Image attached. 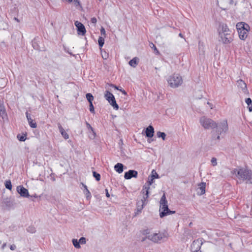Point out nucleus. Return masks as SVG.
<instances>
[{"mask_svg": "<svg viewBox=\"0 0 252 252\" xmlns=\"http://www.w3.org/2000/svg\"><path fill=\"white\" fill-rule=\"evenodd\" d=\"M234 172L235 173L237 178L247 183H251L252 179V171L247 168L239 167L238 169H235Z\"/></svg>", "mask_w": 252, "mask_h": 252, "instance_id": "obj_1", "label": "nucleus"}, {"mask_svg": "<svg viewBox=\"0 0 252 252\" xmlns=\"http://www.w3.org/2000/svg\"><path fill=\"white\" fill-rule=\"evenodd\" d=\"M215 128H216V132L217 135H214L213 138L219 140L220 139V135L223 132L225 133L228 129L227 121L224 120L219 124H217V127Z\"/></svg>", "mask_w": 252, "mask_h": 252, "instance_id": "obj_2", "label": "nucleus"}, {"mask_svg": "<svg viewBox=\"0 0 252 252\" xmlns=\"http://www.w3.org/2000/svg\"><path fill=\"white\" fill-rule=\"evenodd\" d=\"M167 82L171 87L175 88L182 84L183 79L179 74L175 73L168 77Z\"/></svg>", "mask_w": 252, "mask_h": 252, "instance_id": "obj_3", "label": "nucleus"}, {"mask_svg": "<svg viewBox=\"0 0 252 252\" xmlns=\"http://www.w3.org/2000/svg\"><path fill=\"white\" fill-rule=\"evenodd\" d=\"M148 187H144L141 192L143 193V198L137 202V214L140 213L143 208L144 205L147 203V199L149 197Z\"/></svg>", "mask_w": 252, "mask_h": 252, "instance_id": "obj_4", "label": "nucleus"}, {"mask_svg": "<svg viewBox=\"0 0 252 252\" xmlns=\"http://www.w3.org/2000/svg\"><path fill=\"white\" fill-rule=\"evenodd\" d=\"M147 238L155 243H160L168 237V233L166 232H159L147 236Z\"/></svg>", "mask_w": 252, "mask_h": 252, "instance_id": "obj_5", "label": "nucleus"}, {"mask_svg": "<svg viewBox=\"0 0 252 252\" xmlns=\"http://www.w3.org/2000/svg\"><path fill=\"white\" fill-rule=\"evenodd\" d=\"M199 122L201 126L205 129H214L217 127V124L216 122L212 119L204 116L200 118Z\"/></svg>", "mask_w": 252, "mask_h": 252, "instance_id": "obj_6", "label": "nucleus"}, {"mask_svg": "<svg viewBox=\"0 0 252 252\" xmlns=\"http://www.w3.org/2000/svg\"><path fill=\"white\" fill-rule=\"evenodd\" d=\"M159 211V216L160 218H163L167 216L166 212L169 211L165 194H163L160 200Z\"/></svg>", "mask_w": 252, "mask_h": 252, "instance_id": "obj_7", "label": "nucleus"}, {"mask_svg": "<svg viewBox=\"0 0 252 252\" xmlns=\"http://www.w3.org/2000/svg\"><path fill=\"white\" fill-rule=\"evenodd\" d=\"M104 97L109 102V103L113 106L114 109L118 110L119 106L116 103L114 95L108 91H106L104 94Z\"/></svg>", "mask_w": 252, "mask_h": 252, "instance_id": "obj_8", "label": "nucleus"}, {"mask_svg": "<svg viewBox=\"0 0 252 252\" xmlns=\"http://www.w3.org/2000/svg\"><path fill=\"white\" fill-rule=\"evenodd\" d=\"M220 37L221 41L223 44H229L233 41L232 35L230 33H220Z\"/></svg>", "mask_w": 252, "mask_h": 252, "instance_id": "obj_9", "label": "nucleus"}, {"mask_svg": "<svg viewBox=\"0 0 252 252\" xmlns=\"http://www.w3.org/2000/svg\"><path fill=\"white\" fill-rule=\"evenodd\" d=\"M203 244L202 239L194 240L191 245V250L193 252H197Z\"/></svg>", "mask_w": 252, "mask_h": 252, "instance_id": "obj_10", "label": "nucleus"}, {"mask_svg": "<svg viewBox=\"0 0 252 252\" xmlns=\"http://www.w3.org/2000/svg\"><path fill=\"white\" fill-rule=\"evenodd\" d=\"M74 24L77 29L78 34L84 35L86 31L83 24L78 21L75 22Z\"/></svg>", "mask_w": 252, "mask_h": 252, "instance_id": "obj_11", "label": "nucleus"}, {"mask_svg": "<svg viewBox=\"0 0 252 252\" xmlns=\"http://www.w3.org/2000/svg\"><path fill=\"white\" fill-rule=\"evenodd\" d=\"M17 191L23 197H28L30 195L27 189L22 186H19L17 187Z\"/></svg>", "mask_w": 252, "mask_h": 252, "instance_id": "obj_12", "label": "nucleus"}, {"mask_svg": "<svg viewBox=\"0 0 252 252\" xmlns=\"http://www.w3.org/2000/svg\"><path fill=\"white\" fill-rule=\"evenodd\" d=\"M138 175V172L134 170H129L125 172L124 177L126 179L128 180L132 178H136Z\"/></svg>", "mask_w": 252, "mask_h": 252, "instance_id": "obj_13", "label": "nucleus"}, {"mask_svg": "<svg viewBox=\"0 0 252 252\" xmlns=\"http://www.w3.org/2000/svg\"><path fill=\"white\" fill-rule=\"evenodd\" d=\"M154 128L153 126L150 125L145 129V135L147 137L152 138L154 134Z\"/></svg>", "mask_w": 252, "mask_h": 252, "instance_id": "obj_14", "label": "nucleus"}, {"mask_svg": "<svg viewBox=\"0 0 252 252\" xmlns=\"http://www.w3.org/2000/svg\"><path fill=\"white\" fill-rule=\"evenodd\" d=\"M197 189V193L199 195H203L205 193L206 183L202 182L198 184Z\"/></svg>", "mask_w": 252, "mask_h": 252, "instance_id": "obj_15", "label": "nucleus"}, {"mask_svg": "<svg viewBox=\"0 0 252 252\" xmlns=\"http://www.w3.org/2000/svg\"><path fill=\"white\" fill-rule=\"evenodd\" d=\"M58 127L60 132L65 139H67L69 138V135L64 130L61 124H58Z\"/></svg>", "mask_w": 252, "mask_h": 252, "instance_id": "obj_16", "label": "nucleus"}, {"mask_svg": "<svg viewBox=\"0 0 252 252\" xmlns=\"http://www.w3.org/2000/svg\"><path fill=\"white\" fill-rule=\"evenodd\" d=\"M238 86L242 89L244 93H246L247 91V85L246 83L242 79H239L237 81Z\"/></svg>", "mask_w": 252, "mask_h": 252, "instance_id": "obj_17", "label": "nucleus"}, {"mask_svg": "<svg viewBox=\"0 0 252 252\" xmlns=\"http://www.w3.org/2000/svg\"><path fill=\"white\" fill-rule=\"evenodd\" d=\"M26 117L29 123L30 126L32 128H35L37 126V125L35 122H34L32 120L30 114H29L28 112L26 113Z\"/></svg>", "mask_w": 252, "mask_h": 252, "instance_id": "obj_18", "label": "nucleus"}, {"mask_svg": "<svg viewBox=\"0 0 252 252\" xmlns=\"http://www.w3.org/2000/svg\"><path fill=\"white\" fill-rule=\"evenodd\" d=\"M2 203L8 208H9L13 206V202L11 200L10 198L6 197L4 198L2 200Z\"/></svg>", "mask_w": 252, "mask_h": 252, "instance_id": "obj_19", "label": "nucleus"}, {"mask_svg": "<svg viewBox=\"0 0 252 252\" xmlns=\"http://www.w3.org/2000/svg\"><path fill=\"white\" fill-rule=\"evenodd\" d=\"M220 28H221V30L219 32L220 33H230V31L229 29H228L227 26L226 24H222L220 25Z\"/></svg>", "mask_w": 252, "mask_h": 252, "instance_id": "obj_20", "label": "nucleus"}, {"mask_svg": "<svg viewBox=\"0 0 252 252\" xmlns=\"http://www.w3.org/2000/svg\"><path fill=\"white\" fill-rule=\"evenodd\" d=\"M239 37L242 40H244L248 36V30L242 29L240 31H238Z\"/></svg>", "mask_w": 252, "mask_h": 252, "instance_id": "obj_21", "label": "nucleus"}, {"mask_svg": "<svg viewBox=\"0 0 252 252\" xmlns=\"http://www.w3.org/2000/svg\"><path fill=\"white\" fill-rule=\"evenodd\" d=\"M114 169L118 173H121L124 170V165L121 163H118L114 166Z\"/></svg>", "mask_w": 252, "mask_h": 252, "instance_id": "obj_22", "label": "nucleus"}, {"mask_svg": "<svg viewBox=\"0 0 252 252\" xmlns=\"http://www.w3.org/2000/svg\"><path fill=\"white\" fill-rule=\"evenodd\" d=\"M137 63H138V59L136 57L133 58L132 60H131L129 62V64L133 67H136Z\"/></svg>", "mask_w": 252, "mask_h": 252, "instance_id": "obj_23", "label": "nucleus"}, {"mask_svg": "<svg viewBox=\"0 0 252 252\" xmlns=\"http://www.w3.org/2000/svg\"><path fill=\"white\" fill-rule=\"evenodd\" d=\"M154 182V179H153V178H152L150 176H149L148 177V180L147 181V185H145L144 186H143V189H144V187L146 186V187H148V190H149V189H150V186L153 184ZM148 192H149V191H148Z\"/></svg>", "mask_w": 252, "mask_h": 252, "instance_id": "obj_24", "label": "nucleus"}, {"mask_svg": "<svg viewBox=\"0 0 252 252\" xmlns=\"http://www.w3.org/2000/svg\"><path fill=\"white\" fill-rule=\"evenodd\" d=\"M5 188L9 190L12 189V185L10 180H6L4 183Z\"/></svg>", "mask_w": 252, "mask_h": 252, "instance_id": "obj_25", "label": "nucleus"}, {"mask_svg": "<svg viewBox=\"0 0 252 252\" xmlns=\"http://www.w3.org/2000/svg\"><path fill=\"white\" fill-rule=\"evenodd\" d=\"M245 23L244 22H240L237 24L236 27L238 31L242 30V29H244L245 27Z\"/></svg>", "mask_w": 252, "mask_h": 252, "instance_id": "obj_26", "label": "nucleus"}, {"mask_svg": "<svg viewBox=\"0 0 252 252\" xmlns=\"http://www.w3.org/2000/svg\"><path fill=\"white\" fill-rule=\"evenodd\" d=\"M157 136L161 138L163 140H165L166 138V134L163 132L158 131L157 133Z\"/></svg>", "mask_w": 252, "mask_h": 252, "instance_id": "obj_27", "label": "nucleus"}, {"mask_svg": "<svg viewBox=\"0 0 252 252\" xmlns=\"http://www.w3.org/2000/svg\"><path fill=\"white\" fill-rule=\"evenodd\" d=\"M72 243L75 248L77 249H79L81 248L79 241H78L77 239H73L72 240Z\"/></svg>", "mask_w": 252, "mask_h": 252, "instance_id": "obj_28", "label": "nucleus"}, {"mask_svg": "<svg viewBox=\"0 0 252 252\" xmlns=\"http://www.w3.org/2000/svg\"><path fill=\"white\" fill-rule=\"evenodd\" d=\"M86 98L89 103L92 102L94 100V96L91 93H88L86 95Z\"/></svg>", "mask_w": 252, "mask_h": 252, "instance_id": "obj_29", "label": "nucleus"}, {"mask_svg": "<svg viewBox=\"0 0 252 252\" xmlns=\"http://www.w3.org/2000/svg\"><path fill=\"white\" fill-rule=\"evenodd\" d=\"M93 177L97 181H99L100 180V175L95 171H93Z\"/></svg>", "mask_w": 252, "mask_h": 252, "instance_id": "obj_30", "label": "nucleus"}, {"mask_svg": "<svg viewBox=\"0 0 252 252\" xmlns=\"http://www.w3.org/2000/svg\"><path fill=\"white\" fill-rule=\"evenodd\" d=\"M98 45L100 48H101L104 43V39L102 37H99L98 39Z\"/></svg>", "mask_w": 252, "mask_h": 252, "instance_id": "obj_31", "label": "nucleus"}, {"mask_svg": "<svg viewBox=\"0 0 252 252\" xmlns=\"http://www.w3.org/2000/svg\"><path fill=\"white\" fill-rule=\"evenodd\" d=\"M150 177L153 178L154 180L155 179H158L159 178V176L157 174V173L156 172L155 170H153L151 173V175Z\"/></svg>", "mask_w": 252, "mask_h": 252, "instance_id": "obj_32", "label": "nucleus"}, {"mask_svg": "<svg viewBox=\"0 0 252 252\" xmlns=\"http://www.w3.org/2000/svg\"><path fill=\"white\" fill-rule=\"evenodd\" d=\"M5 113L4 107L0 103V116H3Z\"/></svg>", "mask_w": 252, "mask_h": 252, "instance_id": "obj_33", "label": "nucleus"}, {"mask_svg": "<svg viewBox=\"0 0 252 252\" xmlns=\"http://www.w3.org/2000/svg\"><path fill=\"white\" fill-rule=\"evenodd\" d=\"M27 231L31 233H34L35 232L36 229L34 226H31L27 228Z\"/></svg>", "mask_w": 252, "mask_h": 252, "instance_id": "obj_34", "label": "nucleus"}, {"mask_svg": "<svg viewBox=\"0 0 252 252\" xmlns=\"http://www.w3.org/2000/svg\"><path fill=\"white\" fill-rule=\"evenodd\" d=\"M150 47L154 49L155 53L156 54H157V55L159 54V51L156 48V46L153 43H151Z\"/></svg>", "mask_w": 252, "mask_h": 252, "instance_id": "obj_35", "label": "nucleus"}, {"mask_svg": "<svg viewBox=\"0 0 252 252\" xmlns=\"http://www.w3.org/2000/svg\"><path fill=\"white\" fill-rule=\"evenodd\" d=\"M86 126H87V127L88 128V129H90L93 133V134L94 135V136L95 133V132H94V129L92 127V126H91V125L90 124H89L87 122H86Z\"/></svg>", "mask_w": 252, "mask_h": 252, "instance_id": "obj_36", "label": "nucleus"}, {"mask_svg": "<svg viewBox=\"0 0 252 252\" xmlns=\"http://www.w3.org/2000/svg\"><path fill=\"white\" fill-rule=\"evenodd\" d=\"M89 107L90 112L92 113H94V109L93 104V102L89 103Z\"/></svg>", "mask_w": 252, "mask_h": 252, "instance_id": "obj_37", "label": "nucleus"}, {"mask_svg": "<svg viewBox=\"0 0 252 252\" xmlns=\"http://www.w3.org/2000/svg\"><path fill=\"white\" fill-rule=\"evenodd\" d=\"M79 244H85L86 243V238L85 237H81L79 240Z\"/></svg>", "mask_w": 252, "mask_h": 252, "instance_id": "obj_38", "label": "nucleus"}, {"mask_svg": "<svg viewBox=\"0 0 252 252\" xmlns=\"http://www.w3.org/2000/svg\"><path fill=\"white\" fill-rule=\"evenodd\" d=\"M85 193L86 195V197L88 199L91 198V194L90 191L88 189H86V191H85Z\"/></svg>", "mask_w": 252, "mask_h": 252, "instance_id": "obj_39", "label": "nucleus"}, {"mask_svg": "<svg viewBox=\"0 0 252 252\" xmlns=\"http://www.w3.org/2000/svg\"><path fill=\"white\" fill-rule=\"evenodd\" d=\"M17 138L21 141H24L26 140V136H25V135L19 136V135H18L17 136Z\"/></svg>", "mask_w": 252, "mask_h": 252, "instance_id": "obj_40", "label": "nucleus"}, {"mask_svg": "<svg viewBox=\"0 0 252 252\" xmlns=\"http://www.w3.org/2000/svg\"><path fill=\"white\" fill-rule=\"evenodd\" d=\"M113 87L117 90H119L120 91H121L123 94H126V92L124 90H123L122 89H119L117 86H114L113 85Z\"/></svg>", "mask_w": 252, "mask_h": 252, "instance_id": "obj_41", "label": "nucleus"}, {"mask_svg": "<svg viewBox=\"0 0 252 252\" xmlns=\"http://www.w3.org/2000/svg\"><path fill=\"white\" fill-rule=\"evenodd\" d=\"M245 102L247 104V105L249 106L252 104V100L251 98H246L245 100Z\"/></svg>", "mask_w": 252, "mask_h": 252, "instance_id": "obj_42", "label": "nucleus"}, {"mask_svg": "<svg viewBox=\"0 0 252 252\" xmlns=\"http://www.w3.org/2000/svg\"><path fill=\"white\" fill-rule=\"evenodd\" d=\"M211 162L213 166H216L217 164V159L215 158H212Z\"/></svg>", "mask_w": 252, "mask_h": 252, "instance_id": "obj_43", "label": "nucleus"}, {"mask_svg": "<svg viewBox=\"0 0 252 252\" xmlns=\"http://www.w3.org/2000/svg\"><path fill=\"white\" fill-rule=\"evenodd\" d=\"M74 4L76 6L80 5V0H73Z\"/></svg>", "mask_w": 252, "mask_h": 252, "instance_id": "obj_44", "label": "nucleus"}, {"mask_svg": "<svg viewBox=\"0 0 252 252\" xmlns=\"http://www.w3.org/2000/svg\"><path fill=\"white\" fill-rule=\"evenodd\" d=\"M91 22L92 23L95 24L97 22V20L95 17H93L91 18Z\"/></svg>", "mask_w": 252, "mask_h": 252, "instance_id": "obj_45", "label": "nucleus"}, {"mask_svg": "<svg viewBox=\"0 0 252 252\" xmlns=\"http://www.w3.org/2000/svg\"><path fill=\"white\" fill-rule=\"evenodd\" d=\"M100 33L101 35H105V30L104 28L101 27L100 29Z\"/></svg>", "mask_w": 252, "mask_h": 252, "instance_id": "obj_46", "label": "nucleus"}, {"mask_svg": "<svg viewBox=\"0 0 252 252\" xmlns=\"http://www.w3.org/2000/svg\"><path fill=\"white\" fill-rule=\"evenodd\" d=\"M108 55L106 54V53L105 52L104 54L102 53V57L103 59H106L108 58Z\"/></svg>", "mask_w": 252, "mask_h": 252, "instance_id": "obj_47", "label": "nucleus"}, {"mask_svg": "<svg viewBox=\"0 0 252 252\" xmlns=\"http://www.w3.org/2000/svg\"><path fill=\"white\" fill-rule=\"evenodd\" d=\"M167 215L172 214L175 213V211H171L169 210V211H167Z\"/></svg>", "mask_w": 252, "mask_h": 252, "instance_id": "obj_48", "label": "nucleus"}, {"mask_svg": "<svg viewBox=\"0 0 252 252\" xmlns=\"http://www.w3.org/2000/svg\"><path fill=\"white\" fill-rule=\"evenodd\" d=\"M10 249L11 250L13 251L16 249V246L14 245H11L10 247Z\"/></svg>", "mask_w": 252, "mask_h": 252, "instance_id": "obj_49", "label": "nucleus"}, {"mask_svg": "<svg viewBox=\"0 0 252 252\" xmlns=\"http://www.w3.org/2000/svg\"><path fill=\"white\" fill-rule=\"evenodd\" d=\"M105 193H106V196L107 197H110V194L108 192V190L107 189H105Z\"/></svg>", "mask_w": 252, "mask_h": 252, "instance_id": "obj_50", "label": "nucleus"}, {"mask_svg": "<svg viewBox=\"0 0 252 252\" xmlns=\"http://www.w3.org/2000/svg\"><path fill=\"white\" fill-rule=\"evenodd\" d=\"M244 26H245L244 29H247L248 31L249 29H250L249 26L247 24H246V23H245Z\"/></svg>", "mask_w": 252, "mask_h": 252, "instance_id": "obj_51", "label": "nucleus"}, {"mask_svg": "<svg viewBox=\"0 0 252 252\" xmlns=\"http://www.w3.org/2000/svg\"><path fill=\"white\" fill-rule=\"evenodd\" d=\"M248 108L250 112L252 111V104L250 105V106L248 105Z\"/></svg>", "mask_w": 252, "mask_h": 252, "instance_id": "obj_52", "label": "nucleus"}, {"mask_svg": "<svg viewBox=\"0 0 252 252\" xmlns=\"http://www.w3.org/2000/svg\"><path fill=\"white\" fill-rule=\"evenodd\" d=\"M83 187L85 188V191H86V189H87V187L85 185H83Z\"/></svg>", "mask_w": 252, "mask_h": 252, "instance_id": "obj_53", "label": "nucleus"}, {"mask_svg": "<svg viewBox=\"0 0 252 252\" xmlns=\"http://www.w3.org/2000/svg\"><path fill=\"white\" fill-rule=\"evenodd\" d=\"M179 35V36H180L181 37H183V34L181 33H180Z\"/></svg>", "mask_w": 252, "mask_h": 252, "instance_id": "obj_54", "label": "nucleus"}, {"mask_svg": "<svg viewBox=\"0 0 252 252\" xmlns=\"http://www.w3.org/2000/svg\"><path fill=\"white\" fill-rule=\"evenodd\" d=\"M5 246H6V243L3 244L2 246V248L3 249Z\"/></svg>", "mask_w": 252, "mask_h": 252, "instance_id": "obj_55", "label": "nucleus"}, {"mask_svg": "<svg viewBox=\"0 0 252 252\" xmlns=\"http://www.w3.org/2000/svg\"><path fill=\"white\" fill-rule=\"evenodd\" d=\"M119 144H123V140H122V139H120Z\"/></svg>", "mask_w": 252, "mask_h": 252, "instance_id": "obj_56", "label": "nucleus"}, {"mask_svg": "<svg viewBox=\"0 0 252 252\" xmlns=\"http://www.w3.org/2000/svg\"><path fill=\"white\" fill-rule=\"evenodd\" d=\"M207 104H208V105H209L210 106H211V103H209V102H207Z\"/></svg>", "mask_w": 252, "mask_h": 252, "instance_id": "obj_57", "label": "nucleus"}, {"mask_svg": "<svg viewBox=\"0 0 252 252\" xmlns=\"http://www.w3.org/2000/svg\"><path fill=\"white\" fill-rule=\"evenodd\" d=\"M15 19L17 21H18V19H17L16 18H15Z\"/></svg>", "mask_w": 252, "mask_h": 252, "instance_id": "obj_58", "label": "nucleus"}, {"mask_svg": "<svg viewBox=\"0 0 252 252\" xmlns=\"http://www.w3.org/2000/svg\"><path fill=\"white\" fill-rule=\"evenodd\" d=\"M55 179L54 178H53V181H55Z\"/></svg>", "mask_w": 252, "mask_h": 252, "instance_id": "obj_59", "label": "nucleus"}]
</instances>
